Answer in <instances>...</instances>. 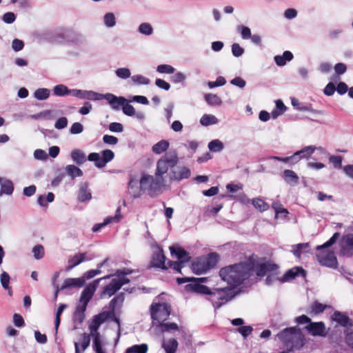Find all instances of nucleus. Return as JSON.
I'll return each mask as SVG.
<instances>
[{
	"label": "nucleus",
	"mask_w": 353,
	"mask_h": 353,
	"mask_svg": "<svg viewBox=\"0 0 353 353\" xmlns=\"http://www.w3.org/2000/svg\"><path fill=\"white\" fill-rule=\"evenodd\" d=\"M188 282L190 283L185 285V290L205 295L206 300L209 301L212 303L215 310L221 307L235 297V294L232 289L230 288H209L206 285L199 283V282L193 281H190Z\"/></svg>",
	"instance_id": "obj_1"
},
{
	"label": "nucleus",
	"mask_w": 353,
	"mask_h": 353,
	"mask_svg": "<svg viewBox=\"0 0 353 353\" xmlns=\"http://www.w3.org/2000/svg\"><path fill=\"white\" fill-rule=\"evenodd\" d=\"M253 273V267L248 263H240L222 268L219 270V276L221 279L225 281L228 286L223 288L232 289L235 296L238 292L235 288L242 284Z\"/></svg>",
	"instance_id": "obj_2"
},
{
	"label": "nucleus",
	"mask_w": 353,
	"mask_h": 353,
	"mask_svg": "<svg viewBox=\"0 0 353 353\" xmlns=\"http://www.w3.org/2000/svg\"><path fill=\"white\" fill-rule=\"evenodd\" d=\"M276 336L288 351L299 350L305 343V336L297 326L285 328L280 331Z\"/></svg>",
	"instance_id": "obj_3"
},
{
	"label": "nucleus",
	"mask_w": 353,
	"mask_h": 353,
	"mask_svg": "<svg viewBox=\"0 0 353 353\" xmlns=\"http://www.w3.org/2000/svg\"><path fill=\"white\" fill-rule=\"evenodd\" d=\"M340 236L339 232H335L332 236L323 245L316 248L317 253L316 256L318 262L322 265L332 269H336L338 261L335 254L332 251H328L327 248L334 245Z\"/></svg>",
	"instance_id": "obj_4"
},
{
	"label": "nucleus",
	"mask_w": 353,
	"mask_h": 353,
	"mask_svg": "<svg viewBox=\"0 0 353 353\" xmlns=\"http://www.w3.org/2000/svg\"><path fill=\"white\" fill-rule=\"evenodd\" d=\"M163 176L143 174L140 181L141 188L143 191H148L151 197H156L161 193V188L164 183Z\"/></svg>",
	"instance_id": "obj_5"
},
{
	"label": "nucleus",
	"mask_w": 353,
	"mask_h": 353,
	"mask_svg": "<svg viewBox=\"0 0 353 353\" xmlns=\"http://www.w3.org/2000/svg\"><path fill=\"white\" fill-rule=\"evenodd\" d=\"M179 162V157L176 152L168 153L162 157L157 163L155 175L163 176L167 173L168 169L176 165Z\"/></svg>",
	"instance_id": "obj_6"
},
{
	"label": "nucleus",
	"mask_w": 353,
	"mask_h": 353,
	"mask_svg": "<svg viewBox=\"0 0 353 353\" xmlns=\"http://www.w3.org/2000/svg\"><path fill=\"white\" fill-rule=\"evenodd\" d=\"M112 275H107L102 278L94 280L92 283L88 284L82 291L79 301V305L87 307L88 303L92 299L99 282L103 279H110Z\"/></svg>",
	"instance_id": "obj_7"
},
{
	"label": "nucleus",
	"mask_w": 353,
	"mask_h": 353,
	"mask_svg": "<svg viewBox=\"0 0 353 353\" xmlns=\"http://www.w3.org/2000/svg\"><path fill=\"white\" fill-rule=\"evenodd\" d=\"M101 155L102 157L97 152L90 153L88 156V160L94 162L97 168H103L114 158V153L109 149L103 150L101 152Z\"/></svg>",
	"instance_id": "obj_8"
},
{
	"label": "nucleus",
	"mask_w": 353,
	"mask_h": 353,
	"mask_svg": "<svg viewBox=\"0 0 353 353\" xmlns=\"http://www.w3.org/2000/svg\"><path fill=\"white\" fill-rule=\"evenodd\" d=\"M151 317L153 320L164 321L170 313V306L168 303H154L150 306Z\"/></svg>",
	"instance_id": "obj_9"
},
{
	"label": "nucleus",
	"mask_w": 353,
	"mask_h": 353,
	"mask_svg": "<svg viewBox=\"0 0 353 353\" xmlns=\"http://www.w3.org/2000/svg\"><path fill=\"white\" fill-rule=\"evenodd\" d=\"M252 265L253 267V272L255 271L258 276L262 277L269 274L279 273V265L270 261H265L255 265Z\"/></svg>",
	"instance_id": "obj_10"
},
{
	"label": "nucleus",
	"mask_w": 353,
	"mask_h": 353,
	"mask_svg": "<svg viewBox=\"0 0 353 353\" xmlns=\"http://www.w3.org/2000/svg\"><path fill=\"white\" fill-rule=\"evenodd\" d=\"M113 314V312H102L97 315H94L88 325L90 333H99V328L101 325L107 320L110 319Z\"/></svg>",
	"instance_id": "obj_11"
},
{
	"label": "nucleus",
	"mask_w": 353,
	"mask_h": 353,
	"mask_svg": "<svg viewBox=\"0 0 353 353\" xmlns=\"http://www.w3.org/2000/svg\"><path fill=\"white\" fill-rule=\"evenodd\" d=\"M305 328L314 336L325 337L327 335L325 323L322 321L310 322Z\"/></svg>",
	"instance_id": "obj_12"
},
{
	"label": "nucleus",
	"mask_w": 353,
	"mask_h": 353,
	"mask_svg": "<svg viewBox=\"0 0 353 353\" xmlns=\"http://www.w3.org/2000/svg\"><path fill=\"white\" fill-rule=\"evenodd\" d=\"M84 285V281L83 278H68L64 280L60 289L58 288V286L57 287V290L55 291V297H57V294L60 290H62L65 289H71L74 288H81Z\"/></svg>",
	"instance_id": "obj_13"
},
{
	"label": "nucleus",
	"mask_w": 353,
	"mask_h": 353,
	"mask_svg": "<svg viewBox=\"0 0 353 353\" xmlns=\"http://www.w3.org/2000/svg\"><path fill=\"white\" fill-rule=\"evenodd\" d=\"M103 99H105L110 104V107L114 110H119L120 107L128 102V101L123 97H117L112 93H106L103 96Z\"/></svg>",
	"instance_id": "obj_14"
},
{
	"label": "nucleus",
	"mask_w": 353,
	"mask_h": 353,
	"mask_svg": "<svg viewBox=\"0 0 353 353\" xmlns=\"http://www.w3.org/2000/svg\"><path fill=\"white\" fill-rule=\"evenodd\" d=\"M87 307L77 305L72 315L73 330L79 328L85 319V312Z\"/></svg>",
	"instance_id": "obj_15"
},
{
	"label": "nucleus",
	"mask_w": 353,
	"mask_h": 353,
	"mask_svg": "<svg viewBox=\"0 0 353 353\" xmlns=\"http://www.w3.org/2000/svg\"><path fill=\"white\" fill-rule=\"evenodd\" d=\"M170 254L172 256H176L179 262L185 264L190 259L188 252L178 245H173L170 247Z\"/></svg>",
	"instance_id": "obj_16"
},
{
	"label": "nucleus",
	"mask_w": 353,
	"mask_h": 353,
	"mask_svg": "<svg viewBox=\"0 0 353 353\" xmlns=\"http://www.w3.org/2000/svg\"><path fill=\"white\" fill-rule=\"evenodd\" d=\"M315 150H319L322 152H324V149L321 147L316 148L313 145H309L294 152L293 154L296 163H297L301 159H308L314 152Z\"/></svg>",
	"instance_id": "obj_17"
},
{
	"label": "nucleus",
	"mask_w": 353,
	"mask_h": 353,
	"mask_svg": "<svg viewBox=\"0 0 353 353\" xmlns=\"http://www.w3.org/2000/svg\"><path fill=\"white\" fill-rule=\"evenodd\" d=\"M299 275H301L303 277H305L306 271L302 267H294L288 270L283 276L281 277L280 282L284 283L290 281Z\"/></svg>",
	"instance_id": "obj_18"
},
{
	"label": "nucleus",
	"mask_w": 353,
	"mask_h": 353,
	"mask_svg": "<svg viewBox=\"0 0 353 353\" xmlns=\"http://www.w3.org/2000/svg\"><path fill=\"white\" fill-rule=\"evenodd\" d=\"M92 259V257H88L87 253H77L74 255L72 257L70 258L68 261V266L66 268V270H71L76 266L79 265L81 263L84 261H91Z\"/></svg>",
	"instance_id": "obj_19"
},
{
	"label": "nucleus",
	"mask_w": 353,
	"mask_h": 353,
	"mask_svg": "<svg viewBox=\"0 0 353 353\" xmlns=\"http://www.w3.org/2000/svg\"><path fill=\"white\" fill-rule=\"evenodd\" d=\"M205 256L197 258L192 263V270L196 274H202L210 270L209 265L205 263Z\"/></svg>",
	"instance_id": "obj_20"
},
{
	"label": "nucleus",
	"mask_w": 353,
	"mask_h": 353,
	"mask_svg": "<svg viewBox=\"0 0 353 353\" xmlns=\"http://www.w3.org/2000/svg\"><path fill=\"white\" fill-rule=\"evenodd\" d=\"M191 175L190 170L185 167L179 168V170H172L170 174V181H180L188 179Z\"/></svg>",
	"instance_id": "obj_21"
},
{
	"label": "nucleus",
	"mask_w": 353,
	"mask_h": 353,
	"mask_svg": "<svg viewBox=\"0 0 353 353\" xmlns=\"http://www.w3.org/2000/svg\"><path fill=\"white\" fill-rule=\"evenodd\" d=\"M165 259L166 257L163 254V250L159 248L158 252L152 255L151 267L167 270L168 267L165 265Z\"/></svg>",
	"instance_id": "obj_22"
},
{
	"label": "nucleus",
	"mask_w": 353,
	"mask_h": 353,
	"mask_svg": "<svg viewBox=\"0 0 353 353\" xmlns=\"http://www.w3.org/2000/svg\"><path fill=\"white\" fill-rule=\"evenodd\" d=\"M339 254L346 257L353 256V234L346 236L344 243L341 245Z\"/></svg>",
	"instance_id": "obj_23"
},
{
	"label": "nucleus",
	"mask_w": 353,
	"mask_h": 353,
	"mask_svg": "<svg viewBox=\"0 0 353 353\" xmlns=\"http://www.w3.org/2000/svg\"><path fill=\"white\" fill-rule=\"evenodd\" d=\"M77 198L80 202L90 201L92 199V194L88 190V183L87 182L80 183Z\"/></svg>",
	"instance_id": "obj_24"
},
{
	"label": "nucleus",
	"mask_w": 353,
	"mask_h": 353,
	"mask_svg": "<svg viewBox=\"0 0 353 353\" xmlns=\"http://www.w3.org/2000/svg\"><path fill=\"white\" fill-rule=\"evenodd\" d=\"M70 157L73 162L78 165H83L88 159L85 154L79 149L73 150L70 153Z\"/></svg>",
	"instance_id": "obj_25"
},
{
	"label": "nucleus",
	"mask_w": 353,
	"mask_h": 353,
	"mask_svg": "<svg viewBox=\"0 0 353 353\" xmlns=\"http://www.w3.org/2000/svg\"><path fill=\"white\" fill-rule=\"evenodd\" d=\"M284 181L291 186H294L299 183L298 175L291 170H285L283 172Z\"/></svg>",
	"instance_id": "obj_26"
},
{
	"label": "nucleus",
	"mask_w": 353,
	"mask_h": 353,
	"mask_svg": "<svg viewBox=\"0 0 353 353\" xmlns=\"http://www.w3.org/2000/svg\"><path fill=\"white\" fill-rule=\"evenodd\" d=\"M332 320L336 321L339 325L343 327H347L349 325H351L350 318L343 313L335 311L332 316Z\"/></svg>",
	"instance_id": "obj_27"
},
{
	"label": "nucleus",
	"mask_w": 353,
	"mask_h": 353,
	"mask_svg": "<svg viewBox=\"0 0 353 353\" xmlns=\"http://www.w3.org/2000/svg\"><path fill=\"white\" fill-rule=\"evenodd\" d=\"M294 56L293 54L288 50L283 52V55H276L274 57V61L278 66H284L286 64V61H290L292 60Z\"/></svg>",
	"instance_id": "obj_28"
},
{
	"label": "nucleus",
	"mask_w": 353,
	"mask_h": 353,
	"mask_svg": "<svg viewBox=\"0 0 353 353\" xmlns=\"http://www.w3.org/2000/svg\"><path fill=\"white\" fill-rule=\"evenodd\" d=\"M128 188L130 194L134 199L139 198L141 195V192H144L141 188V184L139 183V186L137 181L132 179L128 183Z\"/></svg>",
	"instance_id": "obj_29"
},
{
	"label": "nucleus",
	"mask_w": 353,
	"mask_h": 353,
	"mask_svg": "<svg viewBox=\"0 0 353 353\" xmlns=\"http://www.w3.org/2000/svg\"><path fill=\"white\" fill-rule=\"evenodd\" d=\"M120 288L114 279L107 285L101 292V296L107 295L109 297L114 295Z\"/></svg>",
	"instance_id": "obj_30"
},
{
	"label": "nucleus",
	"mask_w": 353,
	"mask_h": 353,
	"mask_svg": "<svg viewBox=\"0 0 353 353\" xmlns=\"http://www.w3.org/2000/svg\"><path fill=\"white\" fill-rule=\"evenodd\" d=\"M65 174L68 175L72 179L76 177L83 176V171L76 166L75 165H68L65 168Z\"/></svg>",
	"instance_id": "obj_31"
},
{
	"label": "nucleus",
	"mask_w": 353,
	"mask_h": 353,
	"mask_svg": "<svg viewBox=\"0 0 353 353\" xmlns=\"http://www.w3.org/2000/svg\"><path fill=\"white\" fill-rule=\"evenodd\" d=\"M292 105L300 111H308L314 114H321V111L314 110L311 105H305L300 103L299 101L296 98L291 100Z\"/></svg>",
	"instance_id": "obj_32"
},
{
	"label": "nucleus",
	"mask_w": 353,
	"mask_h": 353,
	"mask_svg": "<svg viewBox=\"0 0 353 353\" xmlns=\"http://www.w3.org/2000/svg\"><path fill=\"white\" fill-rule=\"evenodd\" d=\"M162 347L166 353H175L178 348V342L175 339H170L163 341Z\"/></svg>",
	"instance_id": "obj_33"
},
{
	"label": "nucleus",
	"mask_w": 353,
	"mask_h": 353,
	"mask_svg": "<svg viewBox=\"0 0 353 353\" xmlns=\"http://www.w3.org/2000/svg\"><path fill=\"white\" fill-rule=\"evenodd\" d=\"M1 188L0 196L3 194L11 195L13 193L14 185L13 183L9 179H5L1 185Z\"/></svg>",
	"instance_id": "obj_34"
},
{
	"label": "nucleus",
	"mask_w": 353,
	"mask_h": 353,
	"mask_svg": "<svg viewBox=\"0 0 353 353\" xmlns=\"http://www.w3.org/2000/svg\"><path fill=\"white\" fill-rule=\"evenodd\" d=\"M169 147V142L166 140H161L158 143H155L152 146V152L157 154H160L163 152L166 151V150Z\"/></svg>",
	"instance_id": "obj_35"
},
{
	"label": "nucleus",
	"mask_w": 353,
	"mask_h": 353,
	"mask_svg": "<svg viewBox=\"0 0 353 353\" xmlns=\"http://www.w3.org/2000/svg\"><path fill=\"white\" fill-rule=\"evenodd\" d=\"M91 337H92V348L94 352L103 350V345H102V336L101 334L99 333H94L90 334Z\"/></svg>",
	"instance_id": "obj_36"
},
{
	"label": "nucleus",
	"mask_w": 353,
	"mask_h": 353,
	"mask_svg": "<svg viewBox=\"0 0 353 353\" xmlns=\"http://www.w3.org/2000/svg\"><path fill=\"white\" fill-rule=\"evenodd\" d=\"M218 119L212 114H203L200 119V123L203 126H208L210 125L216 124L218 123Z\"/></svg>",
	"instance_id": "obj_37"
},
{
	"label": "nucleus",
	"mask_w": 353,
	"mask_h": 353,
	"mask_svg": "<svg viewBox=\"0 0 353 353\" xmlns=\"http://www.w3.org/2000/svg\"><path fill=\"white\" fill-rule=\"evenodd\" d=\"M50 94V90L48 88H38L37 89L33 96L35 99L39 101L46 100L49 98Z\"/></svg>",
	"instance_id": "obj_38"
},
{
	"label": "nucleus",
	"mask_w": 353,
	"mask_h": 353,
	"mask_svg": "<svg viewBox=\"0 0 353 353\" xmlns=\"http://www.w3.org/2000/svg\"><path fill=\"white\" fill-rule=\"evenodd\" d=\"M138 32L141 34L150 36L153 34L154 30L150 23L148 22H143L139 26Z\"/></svg>",
	"instance_id": "obj_39"
},
{
	"label": "nucleus",
	"mask_w": 353,
	"mask_h": 353,
	"mask_svg": "<svg viewBox=\"0 0 353 353\" xmlns=\"http://www.w3.org/2000/svg\"><path fill=\"white\" fill-rule=\"evenodd\" d=\"M205 100L210 105H220L222 103L219 97L211 93L205 94Z\"/></svg>",
	"instance_id": "obj_40"
},
{
	"label": "nucleus",
	"mask_w": 353,
	"mask_h": 353,
	"mask_svg": "<svg viewBox=\"0 0 353 353\" xmlns=\"http://www.w3.org/2000/svg\"><path fill=\"white\" fill-rule=\"evenodd\" d=\"M148 345L145 343L134 345L125 350V353H147Z\"/></svg>",
	"instance_id": "obj_41"
},
{
	"label": "nucleus",
	"mask_w": 353,
	"mask_h": 353,
	"mask_svg": "<svg viewBox=\"0 0 353 353\" xmlns=\"http://www.w3.org/2000/svg\"><path fill=\"white\" fill-rule=\"evenodd\" d=\"M52 91L57 97H64L68 94V88L63 84H58L53 88Z\"/></svg>",
	"instance_id": "obj_42"
},
{
	"label": "nucleus",
	"mask_w": 353,
	"mask_h": 353,
	"mask_svg": "<svg viewBox=\"0 0 353 353\" xmlns=\"http://www.w3.org/2000/svg\"><path fill=\"white\" fill-rule=\"evenodd\" d=\"M254 207L260 212H264L268 210L269 205L259 198H255L252 200Z\"/></svg>",
	"instance_id": "obj_43"
},
{
	"label": "nucleus",
	"mask_w": 353,
	"mask_h": 353,
	"mask_svg": "<svg viewBox=\"0 0 353 353\" xmlns=\"http://www.w3.org/2000/svg\"><path fill=\"white\" fill-rule=\"evenodd\" d=\"M208 148L211 152H221L223 149V143L219 139H214L208 143Z\"/></svg>",
	"instance_id": "obj_44"
},
{
	"label": "nucleus",
	"mask_w": 353,
	"mask_h": 353,
	"mask_svg": "<svg viewBox=\"0 0 353 353\" xmlns=\"http://www.w3.org/2000/svg\"><path fill=\"white\" fill-rule=\"evenodd\" d=\"M65 175V172H64L61 169L58 168L55 172L54 178L51 181L52 186H53V187L58 186L62 181Z\"/></svg>",
	"instance_id": "obj_45"
},
{
	"label": "nucleus",
	"mask_w": 353,
	"mask_h": 353,
	"mask_svg": "<svg viewBox=\"0 0 353 353\" xmlns=\"http://www.w3.org/2000/svg\"><path fill=\"white\" fill-rule=\"evenodd\" d=\"M103 22L107 28H112L116 25V18L112 12H108L103 17Z\"/></svg>",
	"instance_id": "obj_46"
},
{
	"label": "nucleus",
	"mask_w": 353,
	"mask_h": 353,
	"mask_svg": "<svg viewBox=\"0 0 353 353\" xmlns=\"http://www.w3.org/2000/svg\"><path fill=\"white\" fill-rule=\"evenodd\" d=\"M159 327L162 332L179 330V327L175 323H161Z\"/></svg>",
	"instance_id": "obj_47"
},
{
	"label": "nucleus",
	"mask_w": 353,
	"mask_h": 353,
	"mask_svg": "<svg viewBox=\"0 0 353 353\" xmlns=\"http://www.w3.org/2000/svg\"><path fill=\"white\" fill-rule=\"evenodd\" d=\"M207 261L205 263L209 265L210 270L213 268L219 261V255L216 252H210L207 256H205Z\"/></svg>",
	"instance_id": "obj_48"
},
{
	"label": "nucleus",
	"mask_w": 353,
	"mask_h": 353,
	"mask_svg": "<svg viewBox=\"0 0 353 353\" xmlns=\"http://www.w3.org/2000/svg\"><path fill=\"white\" fill-rule=\"evenodd\" d=\"M269 159L283 162L285 163L288 164L289 165H293L296 163L295 161L294 154L289 156V157H285L272 156V157H269Z\"/></svg>",
	"instance_id": "obj_49"
},
{
	"label": "nucleus",
	"mask_w": 353,
	"mask_h": 353,
	"mask_svg": "<svg viewBox=\"0 0 353 353\" xmlns=\"http://www.w3.org/2000/svg\"><path fill=\"white\" fill-rule=\"evenodd\" d=\"M34 257L37 260L41 259L45 255L44 248L42 245L38 244L32 248Z\"/></svg>",
	"instance_id": "obj_50"
},
{
	"label": "nucleus",
	"mask_w": 353,
	"mask_h": 353,
	"mask_svg": "<svg viewBox=\"0 0 353 353\" xmlns=\"http://www.w3.org/2000/svg\"><path fill=\"white\" fill-rule=\"evenodd\" d=\"M132 81L137 85H148L150 79L141 74H136L131 77Z\"/></svg>",
	"instance_id": "obj_51"
},
{
	"label": "nucleus",
	"mask_w": 353,
	"mask_h": 353,
	"mask_svg": "<svg viewBox=\"0 0 353 353\" xmlns=\"http://www.w3.org/2000/svg\"><path fill=\"white\" fill-rule=\"evenodd\" d=\"M193 281L195 282H199V283H204L207 281V278L202 277V278H194V277H182V278H177L176 282L178 284H182L185 283H188V281Z\"/></svg>",
	"instance_id": "obj_52"
},
{
	"label": "nucleus",
	"mask_w": 353,
	"mask_h": 353,
	"mask_svg": "<svg viewBox=\"0 0 353 353\" xmlns=\"http://www.w3.org/2000/svg\"><path fill=\"white\" fill-rule=\"evenodd\" d=\"M157 71L159 73L173 74L175 72V68L168 64H161L157 66Z\"/></svg>",
	"instance_id": "obj_53"
},
{
	"label": "nucleus",
	"mask_w": 353,
	"mask_h": 353,
	"mask_svg": "<svg viewBox=\"0 0 353 353\" xmlns=\"http://www.w3.org/2000/svg\"><path fill=\"white\" fill-rule=\"evenodd\" d=\"M116 75L122 79H126L130 77L131 72L130 69L127 68H119L115 71Z\"/></svg>",
	"instance_id": "obj_54"
},
{
	"label": "nucleus",
	"mask_w": 353,
	"mask_h": 353,
	"mask_svg": "<svg viewBox=\"0 0 353 353\" xmlns=\"http://www.w3.org/2000/svg\"><path fill=\"white\" fill-rule=\"evenodd\" d=\"M124 301V293L121 292L114 297L110 302V308L112 309L111 312H114V310L117 303H122Z\"/></svg>",
	"instance_id": "obj_55"
},
{
	"label": "nucleus",
	"mask_w": 353,
	"mask_h": 353,
	"mask_svg": "<svg viewBox=\"0 0 353 353\" xmlns=\"http://www.w3.org/2000/svg\"><path fill=\"white\" fill-rule=\"evenodd\" d=\"M101 273V270L99 269L96 270H90L85 272L81 278L83 279L84 285L85 284L86 280L91 279L94 278L95 276L99 275Z\"/></svg>",
	"instance_id": "obj_56"
},
{
	"label": "nucleus",
	"mask_w": 353,
	"mask_h": 353,
	"mask_svg": "<svg viewBox=\"0 0 353 353\" xmlns=\"http://www.w3.org/2000/svg\"><path fill=\"white\" fill-rule=\"evenodd\" d=\"M308 243H299L292 246V252L296 257H300L302 250L308 248Z\"/></svg>",
	"instance_id": "obj_57"
},
{
	"label": "nucleus",
	"mask_w": 353,
	"mask_h": 353,
	"mask_svg": "<svg viewBox=\"0 0 353 353\" xmlns=\"http://www.w3.org/2000/svg\"><path fill=\"white\" fill-rule=\"evenodd\" d=\"M10 280V275L8 274V273L3 271L0 276L1 284L2 287L3 288V289H5V290L10 289V286H9Z\"/></svg>",
	"instance_id": "obj_58"
},
{
	"label": "nucleus",
	"mask_w": 353,
	"mask_h": 353,
	"mask_svg": "<svg viewBox=\"0 0 353 353\" xmlns=\"http://www.w3.org/2000/svg\"><path fill=\"white\" fill-rule=\"evenodd\" d=\"M104 94L96 92L92 90H87L86 92V99L88 100H93V101H100L103 99Z\"/></svg>",
	"instance_id": "obj_59"
},
{
	"label": "nucleus",
	"mask_w": 353,
	"mask_h": 353,
	"mask_svg": "<svg viewBox=\"0 0 353 353\" xmlns=\"http://www.w3.org/2000/svg\"><path fill=\"white\" fill-rule=\"evenodd\" d=\"M237 30L241 33V37L243 39H248L252 36L251 30L247 26H239Z\"/></svg>",
	"instance_id": "obj_60"
},
{
	"label": "nucleus",
	"mask_w": 353,
	"mask_h": 353,
	"mask_svg": "<svg viewBox=\"0 0 353 353\" xmlns=\"http://www.w3.org/2000/svg\"><path fill=\"white\" fill-rule=\"evenodd\" d=\"M327 307L326 305L315 301L311 306L312 312L315 314L322 313Z\"/></svg>",
	"instance_id": "obj_61"
},
{
	"label": "nucleus",
	"mask_w": 353,
	"mask_h": 353,
	"mask_svg": "<svg viewBox=\"0 0 353 353\" xmlns=\"http://www.w3.org/2000/svg\"><path fill=\"white\" fill-rule=\"evenodd\" d=\"M244 339H246L253 331V328L250 325L241 326L237 329Z\"/></svg>",
	"instance_id": "obj_62"
},
{
	"label": "nucleus",
	"mask_w": 353,
	"mask_h": 353,
	"mask_svg": "<svg viewBox=\"0 0 353 353\" xmlns=\"http://www.w3.org/2000/svg\"><path fill=\"white\" fill-rule=\"evenodd\" d=\"M34 158L39 161H46L48 158V155L45 150L37 149L34 152Z\"/></svg>",
	"instance_id": "obj_63"
},
{
	"label": "nucleus",
	"mask_w": 353,
	"mask_h": 353,
	"mask_svg": "<svg viewBox=\"0 0 353 353\" xmlns=\"http://www.w3.org/2000/svg\"><path fill=\"white\" fill-rule=\"evenodd\" d=\"M279 273H272L267 275V277L265 280V283L267 285L270 286L273 285L276 281H280L281 277H279L277 275Z\"/></svg>",
	"instance_id": "obj_64"
}]
</instances>
